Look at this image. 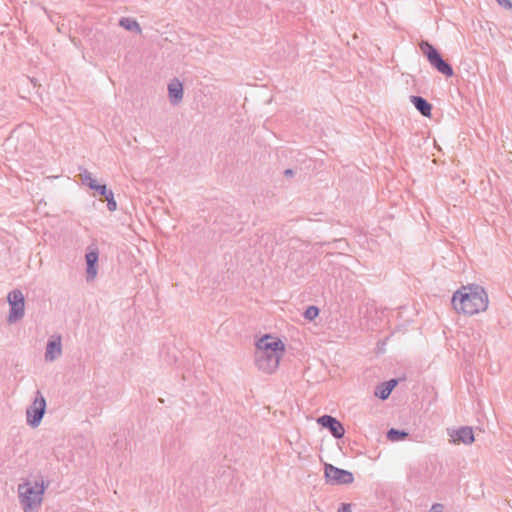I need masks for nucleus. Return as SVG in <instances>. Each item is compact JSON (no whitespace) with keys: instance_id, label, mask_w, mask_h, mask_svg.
Masks as SVG:
<instances>
[{"instance_id":"19","label":"nucleus","mask_w":512,"mask_h":512,"mask_svg":"<svg viewBox=\"0 0 512 512\" xmlns=\"http://www.w3.org/2000/svg\"><path fill=\"white\" fill-rule=\"evenodd\" d=\"M107 186L105 184H95L94 186H92V190H95L97 194L103 196L105 194H107Z\"/></svg>"},{"instance_id":"8","label":"nucleus","mask_w":512,"mask_h":512,"mask_svg":"<svg viewBox=\"0 0 512 512\" xmlns=\"http://www.w3.org/2000/svg\"><path fill=\"white\" fill-rule=\"evenodd\" d=\"M318 424L327 428L330 433L337 439H340L345 434L343 424L331 415H323L317 419Z\"/></svg>"},{"instance_id":"20","label":"nucleus","mask_w":512,"mask_h":512,"mask_svg":"<svg viewBox=\"0 0 512 512\" xmlns=\"http://www.w3.org/2000/svg\"><path fill=\"white\" fill-rule=\"evenodd\" d=\"M107 209L111 212L115 211L117 209V203L114 199V197H111L107 201Z\"/></svg>"},{"instance_id":"3","label":"nucleus","mask_w":512,"mask_h":512,"mask_svg":"<svg viewBox=\"0 0 512 512\" xmlns=\"http://www.w3.org/2000/svg\"><path fill=\"white\" fill-rule=\"evenodd\" d=\"M48 486L49 483L42 476L34 481L25 479L18 485V498L24 512H38Z\"/></svg>"},{"instance_id":"4","label":"nucleus","mask_w":512,"mask_h":512,"mask_svg":"<svg viewBox=\"0 0 512 512\" xmlns=\"http://www.w3.org/2000/svg\"><path fill=\"white\" fill-rule=\"evenodd\" d=\"M419 48L421 52L427 57L428 62L432 67H434L438 72L445 75L446 77H451L454 74L452 66L446 62L439 51L428 41H421L419 44Z\"/></svg>"},{"instance_id":"12","label":"nucleus","mask_w":512,"mask_h":512,"mask_svg":"<svg viewBox=\"0 0 512 512\" xmlns=\"http://www.w3.org/2000/svg\"><path fill=\"white\" fill-rule=\"evenodd\" d=\"M98 251L92 250L86 253V263H87V281L93 280L97 275V262H98Z\"/></svg>"},{"instance_id":"24","label":"nucleus","mask_w":512,"mask_h":512,"mask_svg":"<svg viewBox=\"0 0 512 512\" xmlns=\"http://www.w3.org/2000/svg\"><path fill=\"white\" fill-rule=\"evenodd\" d=\"M443 506L441 504H434L430 512H442Z\"/></svg>"},{"instance_id":"1","label":"nucleus","mask_w":512,"mask_h":512,"mask_svg":"<svg viewBox=\"0 0 512 512\" xmlns=\"http://www.w3.org/2000/svg\"><path fill=\"white\" fill-rule=\"evenodd\" d=\"M285 344L277 337L264 335L256 343L255 365L264 373L271 374L279 366Z\"/></svg>"},{"instance_id":"7","label":"nucleus","mask_w":512,"mask_h":512,"mask_svg":"<svg viewBox=\"0 0 512 512\" xmlns=\"http://www.w3.org/2000/svg\"><path fill=\"white\" fill-rule=\"evenodd\" d=\"M7 300L10 305L8 322L14 323L22 319L24 316L25 308V299L23 293L20 290H13L9 292Z\"/></svg>"},{"instance_id":"13","label":"nucleus","mask_w":512,"mask_h":512,"mask_svg":"<svg viewBox=\"0 0 512 512\" xmlns=\"http://www.w3.org/2000/svg\"><path fill=\"white\" fill-rule=\"evenodd\" d=\"M410 102L420 112L421 115L429 117L431 115V104L421 96H410Z\"/></svg>"},{"instance_id":"17","label":"nucleus","mask_w":512,"mask_h":512,"mask_svg":"<svg viewBox=\"0 0 512 512\" xmlns=\"http://www.w3.org/2000/svg\"><path fill=\"white\" fill-rule=\"evenodd\" d=\"M391 392V390L386 388V384L382 383L376 387L374 394L376 397L385 400L390 396Z\"/></svg>"},{"instance_id":"25","label":"nucleus","mask_w":512,"mask_h":512,"mask_svg":"<svg viewBox=\"0 0 512 512\" xmlns=\"http://www.w3.org/2000/svg\"><path fill=\"white\" fill-rule=\"evenodd\" d=\"M106 201H108L109 198L114 197L113 191L110 189H107V194L103 195Z\"/></svg>"},{"instance_id":"11","label":"nucleus","mask_w":512,"mask_h":512,"mask_svg":"<svg viewBox=\"0 0 512 512\" xmlns=\"http://www.w3.org/2000/svg\"><path fill=\"white\" fill-rule=\"evenodd\" d=\"M183 84L175 78L168 84V96L172 105H178L183 99Z\"/></svg>"},{"instance_id":"2","label":"nucleus","mask_w":512,"mask_h":512,"mask_svg":"<svg viewBox=\"0 0 512 512\" xmlns=\"http://www.w3.org/2000/svg\"><path fill=\"white\" fill-rule=\"evenodd\" d=\"M488 295L483 287L471 285L462 287L452 297V304L455 310L467 315H474L483 312L488 307Z\"/></svg>"},{"instance_id":"26","label":"nucleus","mask_w":512,"mask_h":512,"mask_svg":"<svg viewBox=\"0 0 512 512\" xmlns=\"http://www.w3.org/2000/svg\"><path fill=\"white\" fill-rule=\"evenodd\" d=\"M285 176L287 177H291L293 176L294 172L292 169H286L285 172H284Z\"/></svg>"},{"instance_id":"16","label":"nucleus","mask_w":512,"mask_h":512,"mask_svg":"<svg viewBox=\"0 0 512 512\" xmlns=\"http://www.w3.org/2000/svg\"><path fill=\"white\" fill-rule=\"evenodd\" d=\"M81 181L83 184L87 185L90 189H92V186L97 184V181L93 178L92 173L88 170H84L81 174Z\"/></svg>"},{"instance_id":"22","label":"nucleus","mask_w":512,"mask_h":512,"mask_svg":"<svg viewBox=\"0 0 512 512\" xmlns=\"http://www.w3.org/2000/svg\"><path fill=\"white\" fill-rule=\"evenodd\" d=\"M499 5L505 7V8H512V3L510 0H496Z\"/></svg>"},{"instance_id":"6","label":"nucleus","mask_w":512,"mask_h":512,"mask_svg":"<svg viewBox=\"0 0 512 512\" xmlns=\"http://www.w3.org/2000/svg\"><path fill=\"white\" fill-rule=\"evenodd\" d=\"M324 475L326 482L332 485H347L354 481V476L350 471L328 463L324 466Z\"/></svg>"},{"instance_id":"10","label":"nucleus","mask_w":512,"mask_h":512,"mask_svg":"<svg viewBox=\"0 0 512 512\" xmlns=\"http://www.w3.org/2000/svg\"><path fill=\"white\" fill-rule=\"evenodd\" d=\"M62 353L61 337L57 336L54 339H50L46 345L45 360L52 362L60 357Z\"/></svg>"},{"instance_id":"9","label":"nucleus","mask_w":512,"mask_h":512,"mask_svg":"<svg viewBox=\"0 0 512 512\" xmlns=\"http://www.w3.org/2000/svg\"><path fill=\"white\" fill-rule=\"evenodd\" d=\"M451 442L454 444L463 443L465 445L472 444L475 440L471 427L464 426L459 429L449 431Z\"/></svg>"},{"instance_id":"15","label":"nucleus","mask_w":512,"mask_h":512,"mask_svg":"<svg viewBox=\"0 0 512 512\" xmlns=\"http://www.w3.org/2000/svg\"><path fill=\"white\" fill-rule=\"evenodd\" d=\"M407 436H408L407 432H405L404 430H398L395 428H391L387 432V439L392 442L404 440Z\"/></svg>"},{"instance_id":"21","label":"nucleus","mask_w":512,"mask_h":512,"mask_svg":"<svg viewBox=\"0 0 512 512\" xmlns=\"http://www.w3.org/2000/svg\"><path fill=\"white\" fill-rule=\"evenodd\" d=\"M384 383L386 384V388L392 391L394 389V387L397 385V380L391 379Z\"/></svg>"},{"instance_id":"18","label":"nucleus","mask_w":512,"mask_h":512,"mask_svg":"<svg viewBox=\"0 0 512 512\" xmlns=\"http://www.w3.org/2000/svg\"><path fill=\"white\" fill-rule=\"evenodd\" d=\"M318 314L319 309L316 306H309L304 312V317L305 319L312 321L318 316Z\"/></svg>"},{"instance_id":"5","label":"nucleus","mask_w":512,"mask_h":512,"mask_svg":"<svg viewBox=\"0 0 512 512\" xmlns=\"http://www.w3.org/2000/svg\"><path fill=\"white\" fill-rule=\"evenodd\" d=\"M45 411L46 399L41 391L37 390L33 403L26 410L27 424L33 428L38 427L43 419Z\"/></svg>"},{"instance_id":"23","label":"nucleus","mask_w":512,"mask_h":512,"mask_svg":"<svg viewBox=\"0 0 512 512\" xmlns=\"http://www.w3.org/2000/svg\"><path fill=\"white\" fill-rule=\"evenodd\" d=\"M338 512H352L350 504H342Z\"/></svg>"},{"instance_id":"14","label":"nucleus","mask_w":512,"mask_h":512,"mask_svg":"<svg viewBox=\"0 0 512 512\" xmlns=\"http://www.w3.org/2000/svg\"><path fill=\"white\" fill-rule=\"evenodd\" d=\"M119 25L128 31L141 33V27L139 23L134 19L123 17L120 19Z\"/></svg>"}]
</instances>
